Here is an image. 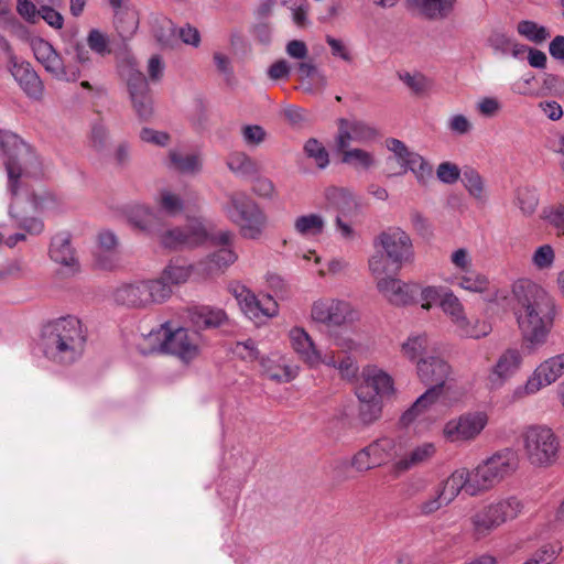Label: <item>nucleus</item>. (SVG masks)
Listing matches in <instances>:
<instances>
[{
  "label": "nucleus",
  "instance_id": "f257e3e1",
  "mask_svg": "<svg viewBox=\"0 0 564 564\" xmlns=\"http://www.w3.org/2000/svg\"><path fill=\"white\" fill-rule=\"evenodd\" d=\"M516 318L524 348L534 352L542 347L551 334L557 314L554 297L541 285L531 281H519L513 288Z\"/></svg>",
  "mask_w": 564,
  "mask_h": 564
},
{
  "label": "nucleus",
  "instance_id": "f03ea898",
  "mask_svg": "<svg viewBox=\"0 0 564 564\" xmlns=\"http://www.w3.org/2000/svg\"><path fill=\"white\" fill-rule=\"evenodd\" d=\"M0 148L7 156L4 165L8 173V189L13 197L9 214L18 220L20 228L31 235H39L44 229L42 220L35 217H24L19 212L23 203L20 194L21 180L23 176L37 173L39 158L19 135L9 131H0Z\"/></svg>",
  "mask_w": 564,
  "mask_h": 564
},
{
  "label": "nucleus",
  "instance_id": "7ed1b4c3",
  "mask_svg": "<svg viewBox=\"0 0 564 564\" xmlns=\"http://www.w3.org/2000/svg\"><path fill=\"white\" fill-rule=\"evenodd\" d=\"M86 335L79 318L73 315L47 322L41 332L44 356L57 364H72L84 352Z\"/></svg>",
  "mask_w": 564,
  "mask_h": 564
},
{
  "label": "nucleus",
  "instance_id": "20e7f679",
  "mask_svg": "<svg viewBox=\"0 0 564 564\" xmlns=\"http://www.w3.org/2000/svg\"><path fill=\"white\" fill-rule=\"evenodd\" d=\"M375 246L380 248L381 253L373 254L368 261L373 276L398 274L404 265L414 261L412 239L400 227H389L381 231L375 240Z\"/></svg>",
  "mask_w": 564,
  "mask_h": 564
},
{
  "label": "nucleus",
  "instance_id": "39448f33",
  "mask_svg": "<svg viewBox=\"0 0 564 564\" xmlns=\"http://www.w3.org/2000/svg\"><path fill=\"white\" fill-rule=\"evenodd\" d=\"M420 380L431 386L401 416L404 426L414 422L440 397L446 381L451 378V365L436 351H431L425 359H421L416 366Z\"/></svg>",
  "mask_w": 564,
  "mask_h": 564
},
{
  "label": "nucleus",
  "instance_id": "423d86ee",
  "mask_svg": "<svg viewBox=\"0 0 564 564\" xmlns=\"http://www.w3.org/2000/svg\"><path fill=\"white\" fill-rule=\"evenodd\" d=\"M225 216L236 225L246 239H260L268 226L264 210L246 193L235 192L227 195L223 204Z\"/></svg>",
  "mask_w": 564,
  "mask_h": 564
},
{
  "label": "nucleus",
  "instance_id": "0eeeda50",
  "mask_svg": "<svg viewBox=\"0 0 564 564\" xmlns=\"http://www.w3.org/2000/svg\"><path fill=\"white\" fill-rule=\"evenodd\" d=\"M523 451L534 467H550L558 458L561 442L554 431L546 425H530L522 432Z\"/></svg>",
  "mask_w": 564,
  "mask_h": 564
},
{
  "label": "nucleus",
  "instance_id": "6e6552de",
  "mask_svg": "<svg viewBox=\"0 0 564 564\" xmlns=\"http://www.w3.org/2000/svg\"><path fill=\"white\" fill-rule=\"evenodd\" d=\"M113 299L129 308L149 310L169 301V290L154 279L137 280L119 285Z\"/></svg>",
  "mask_w": 564,
  "mask_h": 564
},
{
  "label": "nucleus",
  "instance_id": "1a4fd4ad",
  "mask_svg": "<svg viewBox=\"0 0 564 564\" xmlns=\"http://www.w3.org/2000/svg\"><path fill=\"white\" fill-rule=\"evenodd\" d=\"M448 260L453 271L444 273L442 279L445 283L475 294H482L489 290V278L474 269L473 256L467 248L453 250Z\"/></svg>",
  "mask_w": 564,
  "mask_h": 564
},
{
  "label": "nucleus",
  "instance_id": "9d476101",
  "mask_svg": "<svg viewBox=\"0 0 564 564\" xmlns=\"http://www.w3.org/2000/svg\"><path fill=\"white\" fill-rule=\"evenodd\" d=\"M523 508V502L516 496L500 498L488 503L470 518L474 534L478 539L487 536L503 523L519 517Z\"/></svg>",
  "mask_w": 564,
  "mask_h": 564
},
{
  "label": "nucleus",
  "instance_id": "9b49d317",
  "mask_svg": "<svg viewBox=\"0 0 564 564\" xmlns=\"http://www.w3.org/2000/svg\"><path fill=\"white\" fill-rule=\"evenodd\" d=\"M518 467V456L512 449H502L478 464L473 470L479 494L485 492L512 475Z\"/></svg>",
  "mask_w": 564,
  "mask_h": 564
},
{
  "label": "nucleus",
  "instance_id": "f8f14e48",
  "mask_svg": "<svg viewBox=\"0 0 564 564\" xmlns=\"http://www.w3.org/2000/svg\"><path fill=\"white\" fill-rule=\"evenodd\" d=\"M149 337L160 341V348L164 352L176 356L183 362L188 364L199 356V336L186 328L172 330L166 325H161L158 330L151 332Z\"/></svg>",
  "mask_w": 564,
  "mask_h": 564
},
{
  "label": "nucleus",
  "instance_id": "ddd939ff",
  "mask_svg": "<svg viewBox=\"0 0 564 564\" xmlns=\"http://www.w3.org/2000/svg\"><path fill=\"white\" fill-rule=\"evenodd\" d=\"M564 375V352L543 360L523 384L512 392V401L536 394L540 390L556 382Z\"/></svg>",
  "mask_w": 564,
  "mask_h": 564
},
{
  "label": "nucleus",
  "instance_id": "4468645a",
  "mask_svg": "<svg viewBox=\"0 0 564 564\" xmlns=\"http://www.w3.org/2000/svg\"><path fill=\"white\" fill-rule=\"evenodd\" d=\"M311 321L327 327H340L354 323L358 313L354 306L340 299L319 297L311 305Z\"/></svg>",
  "mask_w": 564,
  "mask_h": 564
},
{
  "label": "nucleus",
  "instance_id": "2eb2a0df",
  "mask_svg": "<svg viewBox=\"0 0 564 564\" xmlns=\"http://www.w3.org/2000/svg\"><path fill=\"white\" fill-rule=\"evenodd\" d=\"M487 424L486 412H467L447 421L443 426L442 436L454 444L470 443L480 435Z\"/></svg>",
  "mask_w": 564,
  "mask_h": 564
},
{
  "label": "nucleus",
  "instance_id": "dca6fc26",
  "mask_svg": "<svg viewBox=\"0 0 564 564\" xmlns=\"http://www.w3.org/2000/svg\"><path fill=\"white\" fill-rule=\"evenodd\" d=\"M31 46L36 61L53 77L66 82H75L79 78V67L72 63L66 64L47 41L35 39L32 41Z\"/></svg>",
  "mask_w": 564,
  "mask_h": 564
},
{
  "label": "nucleus",
  "instance_id": "f3484780",
  "mask_svg": "<svg viewBox=\"0 0 564 564\" xmlns=\"http://www.w3.org/2000/svg\"><path fill=\"white\" fill-rule=\"evenodd\" d=\"M161 246L167 249L195 247L207 240V228L203 219L193 218L183 228H173L156 235Z\"/></svg>",
  "mask_w": 564,
  "mask_h": 564
},
{
  "label": "nucleus",
  "instance_id": "a211bd4d",
  "mask_svg": "<svg viewBox=\"0 0 564 564\" xmlns=\"http://www.w3.org/2000/svg\"><path fill=\"white\" fill-rule=\"evenodd\" d=\"M235 235L229 230L219 231L210 237L214 246L218 250L208 256L206 260L197 264V271L205 275H213L223 271L237 260V254L232 249Z\"/></svg>",
  "mask_w": 564,
  "mask_h": 564
},
{
  "label": "nucleus",
  "instance_id": "6ab92c4d",
  "mask_svg": "<svg viewBox=\"0 0 564 564\" xmlns=\"http://www.w3.org/2000/svg\"><path fill=\"white\" fill-rule=\"evenodd\" d=\"M397 274L375 276L378 291L394 306H406L416 302L420 284L406 283L395 278Z\"/></svg>",
  "mask_w": 564,
  "mask_h": 564
},
{
  "label": "nucleus",
  "instance_id": "aec40b11",
  "mask_svg": "<svg viewBox=\"0 0 564 564\" xmlns=\"http://www.w3.org/2000/svg\"><path fill=\"white\" fill-rule=\"evenodd\" d=\"M229 292L235 296L241 311L250 319H258L261 316L272 317L278 313V304L269 295L259 300L240 283H231L229 285Z\"/></svg>",
  "mask_w": 564,
  "mask_h": 564
},
{
  "label": "nucleus",
  "instance_id": "412c9836",
  "mask_svg": "<svg viewBox=\"0 0 564 564\" xmlns=\"http://www.w3.org/2000/svg\"><path fill=\"white\" fill-rule=\"evenodd\" d=\"M523 354L519 348L509 347L497 358L495 365L489 369L487 381L491 390L500 389L521 369Z\"/></svg>",
  "mask_w": 564,
  "mask_h": 564
},
{
  "label": "nucleus",
  "instance_id": "4be33fe9",
  "mask_svg": "<svg viewBox=\"0 0 564 564\" xmlns=\"http://www.w3.org/2000/svg\"><path fill=\"white\" fill-rule=\"evenodd\" d=\"M291 347L297 358L310 368H317L322 364L333 362L330 358H324V354L317 348L311 335L300 326H294L288 334Z\"/></svg>",
  "mask_w": 564,
  "mask_h": 564
},
{
  "label": "nucleus",
  "instance_id": "5701e85b",
  "mask_svg": "<svg viewBox=\"0 0 564 564\" xmlns=\"http://www.w3.org/2000/svg\"><path fill=\"white\" fill-rule=\"evenodd\" d=\"M379 135L378 129L365 121L339 119L335 144L344 148L351 142L367 145L375 142Z\"/></svg>",
  "mask_w": 564,
  "mask_h": 564
},
{
  "label": "nucleus",
  "instance_id": "b1692460",
  "mask_svg": "<svg viewBox=\"0 0 564 564\" xmlns=\"http://www.w3.org/2000/svg\"><path fill=\"white\" fill-rule=\"evenodd\" d=\"M436 488L449 503L464 491L470 497L479 495L476 482L474 481L473 470L467 468L455 469L446 479L441 481Z\"/></svg>",
  "mask_w": 564,
  "mask_h": 564
},
{
  "label": "nucleus",
  "instance_id": "393cba45",
  "mask_svg": "<svg viewBox=\"0 0 564 564\" xmlns=\"http://www.w3.org/2000/svg\"><path fill=\"white\" fill-rule=\"evenodd\" d=\"M126 217L130 226L149 236H156L163 227V216L149 205L133 204L127 207Z\"/></svg>",
  "mask_w": 564,
  "mask_h": 564
},
{
  "label": "nucleus",
  "instance_id": "a878e982",
  "mask_svg": "<svg viewBox=\"0 0 564 564\" xmlns=\"http://www.w3.org/2000/svg\"><path fill=\"white\" fill-rule=\"evenodd\" d=\"M437 453L436 444L433 442H421L404 452L392 465V471L399 476L413 468L430 463Z\"/></svg>",
  "mask_w": 564,
  "mask_h": 564
},
{
  "label": "nucleus",
  "instance_id": "bb28decb",
  "mask_svg": "<svg viewBox=\"0 0 564 564\" xmlns=\"http://www.w3.org/2000/svg\"><path fill=\"white\" fill-rule=\"evenodd\" d=\"M362 382L357 388L358 391L376 394L381 400L389 398L394 393V382L392 377L384 370L368 366L362 371Z\"/></svg>",
  "mask_w": 564,
  "mask_h": 564
},
{
  "label": "nucleus",
  "instance_id": "cd10ccee",
  "mask_svg": "<svg viewBox=\"0 0 564 564\" xmlns=\"http://www.w3.org/2000/svg\"><path fill=\"white\" fill-rule=\"evenodd\" d=\"M128 87L138 117L148 120L152 116L153 108L144 75L140 72L132 73L128 79Z\"/></svg>",
  "mask_w": 564,
  "mask_h": 564
},
{
  "label": "nucleus",
  "instance_id": "c85d7f7f",
  "mask_svg": "<svg viewBox=\"0 0 564 564\" xmlns=\"http://www.w3.org/2000/svg\"><path fill=\"white\" fill-rule=\"evenodd\" d=\"M50 257L54 262L62 265L67 275H73L79 271L78 260L66 232L53 237L50 246Z\"/></svg>",
  "mask_w": 564,
  "mask_h": 564
},
{
  "label": "nucleus",
  "instance_id": "c756f323",
  "mask_svg": "<svg viewBox=\"0 0 564 564\" xmlns=\"http://www.w3.org/2000/svg\"><path fill=\"white\" fill-rule=\"evenodd\" d=\"M11 74L28 96L35 99L42 96L43 84L30 63L14 62Z\"/></svg>",
  "mask_w": 564,
  "mask_h": 564
},
{
  "label": "nucleus",
  "instance_id": "7c9ffc66",
  "mask_svg": "<svg viewBox=\"0 0 564 564\" xmlns=\"http://www.w3.org/2000/svg\"><path fill=\"white\" fill-rule=\"evenodd\" d=\"M336 150L340 154V162L356 171H369L377 165L376 155L371 151L348 144L345 148L336 145Z\"/></svg>",
  "mask_w": 564,
  "mask_h": 564
},
{
  "label": "nucleus",
  "instance_id": "2f4dec72",
  "mask_svg": "<svg viewBox=\"0 0 564 564\" xmlns=\"http://www.w3.org/2000/svg\"><path fill=\"white\" fill-rule=\"evenodd\" d=\"M431 351H435V349L431 348L426 333L410 334L400 347L401 356L416 366L419 360L425 359Z\"/></svg>",
  "mask_w": 564,
  "mask_h": 564
},
{
  "label": "nucleus",
  "instance_id": "473e14b6",
  "mask_svg": "<svg viewBox=\"0 0 564 564\" xmlns=\"http://www.w3.org/2000/svg\"><path fill=\"white\" fill-rule=\"evenodd\" d=\"M189 319L198 329H206L223 325L227 321V315L221 308L200 305L189 310Z\"/></svg>",
  "mask_w": 564,
  "mask_h": 564
},
{
  "label": "nucleus",
  "instance_id": "72a5a7b5",
  "mask_svg": "<svg viewBox=\"0 0 564 564\" xmlns=\"http://www.w3.org/2000/svg\"><path fill=\"white\" fill-rule=\"evenodd\" d=\"M117 245L118 240L113 232L106 230L98 235V246L101 251L97 253L96 262L100 269L112 270L118 265V257L115 253Z\"/></svg>",
  "mask_w": 564,
  "mask_h": 564
},
{
  "label": "nucleus",
  "instance_id": "f704fd0d",
  "mask_svg": "<svg viewBox=\"0 0 564 564\" xmlns=\"http://www.w3.org/2000/svg\"><path fill=\"white\" fill-rule=\"evenodd\" d=\"M192 274V267L181 263L180 261H171L161 272L155 281L162 282L169 290V300L172 296L174 285L185 283Z\"/></svg>",
  "mask_w": 564,
  "mask_h": 564
},
{
  "label": "nucleus",
  "instance_id": "c9c22d12",
  "mask_svg": "<svg viewBox=\"0 0 564 564\" xmlns=\"http://www.w3.org/2000/svg\"><path fill=\"white\" fill-rule=\"evenodd\" d=\"M154 202L161 216L175 217L185 208V200L181 194L169 187L160 189Z\"/></svg>",
  "mask_w": 564,
  "mask_h": 564
},
{
  "label": "nucleus",
  "instance_id": "e433bc0d",
  "mask_svg": "<svg viewBox=\"0 0 564 564\" xmlns=\"http://www.w3.org/2000/svg\"><path fill=\"white\" fill-rule=\"evenodd\" d=\"M326 227V220L321 214L310 213L300 215L294 219V231L303 238L321 236Z\"/></svg>",
  "mask_w": 564,
  "mask_h": 564
},
{
  "label": "nucleus",
  "instance_id": "4c0bfd02",
  "mask_svg": "<svg viewBox=\"0 0 564 564\" xmlns=\"http://www.w3.org/2000/svg\"><path fill=\"white\" fill-rule=\"evenodd\" d=\"M226 164L236 176L248 178L259 173V164L243 151H232L228 154Z\"/></svg>",
  "mask_w": 564,
  "mask_h": 564
},
{
  "label": "nucleus",
  "instance_id": "58836bf2",
  "mask_svg": "<svg viewBox=\"0 0 564 564\" xmlns=\"http://www.w3.org/2000/svg\"><path fill=\"white\" fill-rule=\"evenodd\" d=\"M149 23L153 36L161 45H174L176 42V29L169 18L159 13H152L149 17Z\"/></svg>",
  "mask_w": 564,
  "mask_h": 564
},
{
  "label": "nucleus",
  "instance_id": "ea45409f",
  "mask_svg": "<svg viewBox=\"0 0 564 564\" xmlns=\"http://www.w3.org/2000/svg\"><path fill=\"white\" fill-rule=\"evenodd\" d=\"M169 166L183 174H195L202 169V158L197 152L185 153L171 150L169 152Z\"/></svg>",
  "mask_w": 564,
  "mask_h": 564
},
{
  "label": "nucleus",
  "instance_id": "a19ab883",
  "mask_svg": "<svg viewBox=\"0 0 564 564\" xmlns=\"http://www.w3.org/2000/svg\"><path fill=\"white\" fill-rule=\"evenodd\" d=\"M356 395L359 400L358 415L360 421L367 425L377 421L382 413V400L376 394L358 390Z\"/></svg>",
  "mask_w": 564,
  "mask_h": 564
},
{
  "label": "nucleus",
  "instance_id": "79ce46f5",
  "mask_svg": "<svg viewBox=\"0 0 564 564\" xmlns=\"http://www.w3.org/2000/svg\"><path fill=\"white\" fill-rule=\"evenodd\" d=\"M139 23L140 17L135 6L113 15L115 29L122 39L131 37L137 32Z\"/></svg>",
  "mask_w": 564,
  "mask_h": 564
},
{
  "label": "nucleus",
  "instance_id": "37998d69",
  "mask_svg": "<svg viewBox=\"0 0 564 564\" xmlns=\"http://www.w3.org/2000/svg\"><path fill=\"white\" fill-rule=\"evenodd\" d=\"M455 329L460 337L480 339L487 337L491 333L492 327L488 321L480 318L471 319L466 314L464 322L459 323Z\"/></svg>",
  "mask_w": 564,
  "mask_h": 564
},
{
  "label": "nucleus",
  "instance_id": "c03bdc74",
  "mask_svg": "<svg viewBox=\"0 0 564 564\" xmlns=\"http://www.w3.org/2000/svg\"><path fill=\"white\" fill-rule=\"evenodd\" d=\"M369 451L375 458V464L381 466L397 456L398 442L393 437L382 436L372 441Z\"/></svg>",
  "mask_w": 564,
  "mask_h": 564
},
{
  "label": "nucleus",
  "instance_id": "a18cd8bd",
  "mask_svg": "<svg viewBox=\"0 0 564 564\" xmlns=\"http://www.w3.org/2000/svg\"><path fill=\"white\" fill-rule=\"evenodd\" d=\"M462 182L468 194L480 204H485L488 199L485 181L481 175L471 167L463 171Z\"/></svg>",
  "mask_w": 564,
  "mask_h": 564
},
{
  "label": "nucleus",
  "instance_id": "49530a36",
  "mask_svg": "<svg viewBox=\"0 0 564 564\" xmlns=\"http://www.w3.org/2000/svg\"><path fill=\"white\" fill-rule=\"evenodd\" d=\"M324 358H330L333 362L324 364L327 367L335 368L343 378L352 379L358 372V366L355 358L350 355H343L334 350L326 351Z\"/></svg>",
  "mask_w": 564,
  "mask_h": 564
},
{
  "label": "nucleus",
  "instance_id": "de8ad7c7",
  "mask_svg": "<svg viewBox=\"0 0 564 564\" xmlns=\"http://www.w3.org/2000/svg\"><path fill=\"white\" fill-rule=\"evenodd\" d=\"M421 12L430 19H443L453 10L456 0H413Z\"/></svg>",
  "mask_w": 564,
  "mask_h": 564
},
{
  "label": "nucleus",
  "instance_id": "09e8293b",
  "mask_svg": "<svg viewBox=\"0 0 564 564\" xmlns=\"http://www.w3.org/2000/svg\"><path fill=\"white\" fill-rule=\"evenodd\" d=\"M440 307L455 327L464 322L465 306L452 289L445 294Z\"/></svg>",
  "mask_w": 564,
  "mask_h": 564
},
{
  "label": "nucleus",
  "instance_id": "8fccbe9b",
  "mask_svg": "<svg viewBox=\"0 0 564 564\" xmlns=\"http://www.w3.org/2000/svg\"><path fill=\"white\" fill-rule=\"evenodd\" d=\"M411 171L420 183H425L432 176V166L419 153L413 152L405 164L397 173L405 174Z\"/></svg>",
  "mask_w": 564,
  "mask_h": 564
},
{
  "label": "nucleus",
  "instance_id": "3c124183",
  "mask_svg": "<svg viewBox=\"0 0 564 564\" xmlns=\"http://www.w3.org/2000/svg\"><path fill=\"white\" fill-rule=\"evenodd\" d=\"M451 289L444 285H425L420 286L419 294L421 297V307L425 311H430L433 305L437 304L441 306V302L445 297V294Z\"/></svg>",
  "mask_w": 564,
  "mask_h": 564
},
{
  "label": "nucleus",
  "instance_id": "603ef678",
  "mask_svg": "<svg viewBox=\"0 0 564 564\" xmlns=\"http://www.w3.org/2000/svg\"><path fill=\"white\" fill-rule=\"evenodd\" d=\"M304 153L315 163V165L324 170L329 164V154L324 144L315 138L308 139L304 144Z\"/></svg>",
  "mask_w": 564,
  "mask_h": 564
},
{
  "label": "nucleus",
  "instance_id": "864d4df0",
  "mask_svg": "<svg viewBox=\"0 0 564 564\" xmlns=\"http://www.w3.org/2000/svg\"><path fill=\"white\" fill-rule=\"evenodd\" d=\"M518 33L535 44L544 42L549 36V31L538 23L529 20L520 21L517 26Z\"/></svg>",
  "mask_w": 564,
  "mask_h": 564
},
{
  "label": "nucleus",
  "instance_id": "5fc2aeb1",
  "mask_svg": "<svg viewBox=\"0 0 564 564\" xmlns=\"http://www.w3.org/2000/svg\"><path fill=\"white\" fill-rule=\"evenodd\" d=\"M448 505L449 502L446 501L440 490L435 488L432 495L416 503L415 509L417 514L429 517Z\"/></svg>",
  "mask_w": 564,
  "mask_h": 564
},
{
  "label": "nucleus",
  "instance_id": "6e6d98bb",
  "mask_svg": "<svg viewBox=\"0 0 564 564\" xmlns=\"http://www.w3.org/2000/svg\"><path fill=\"white\" fill-rule=\"evenodd\" d=\"M532 265L539 271L550 270L555 261V251L551 245L538 247L532 254Z\"/></svg>",
  "mask_w": 564,
  "mask_h": 564
},
{
  "label": "nucleus",
  "instance_id": "4d7b16f0",
  "mask_svg": "<svg viewBox=\"0 0 564 564\" xmlns=\"http://www.w3.org/2000/svg\"><path fill=\"white\" fill-rule=\"evenodd\" d=\"M399 78L415 95H422L431 87L429 78L421 73H400Z\"/></svg>",
  "mask_w": 564,
  "mask_h": 564
},
{
  "label": "nucleus",
  "instance_id": "13d9d810",
  "mask_svg": "<svg viewBox=\"0 0 564 564\" xmlns=\"http://www.w3.org/2000/svg\"><path fill=\"white\" fill-rule=\"evenodd\" d=\"M242 142L248 148H257L267 139V131L259 124H243L240 129Z\"/></svg>",
  "mask_w": 564,
  "mask_h": 564
},
{
  "label": "nucleus",
  "instance_id": "bf43d9fd",
  "mask_svg": "<svg viewBox=\"0 0 564 564\" xmlns=\"http://www.w3.org/2000/svg\"><path fill=\"white\" fill-rule=\"evenodd\" d=\"M542 217L556 229L557 236H564V205L555 204L544 208Z\"/></svg>",
  "mask_w": 564,
  "mask_h": 564
},
{
  "label": "nucleus",
  "instance_id": "052dcab7",
  "mask_svg": "<svg viewBox=\"0 0 564 564\" xmlns=\"http://www.w3.org/2000/svg\"><path fill=\"white\" fill-rule=\"evenodd\" d=\"M295 75L300 82L308 78H317L318 87L324 88L327 85L325 75L319 73L312 62L302 61L295 66Z\"/></svg>",
  "mask_w": 564,
  "mask_h": 564
},
{
  "label": "nucleus",
  "instance_id": "680f3d73",
  "mask_svg": "<svg viewBox=\"0 0 564 564\" xmlns=\"http://www.w3.org/2000/svg\"><path fill=\"white\" fill-rule=\"evenodd\" d=\"M350 465L354 469H356L359 473H366L375 467H378V465L375 464V458L372 457V454L369 451L368 445L359 449L351 457Z\"/></svg>",
  "mask_w": 564,
  "mask_h": 564
},
{
  "label": "nucleus",
  "instance_id": "e2e57ef3",
  "mask_svg": "<svg viewBox=\"0 0 564 564\" xmlns=\"http://www.w3.org/2000/svg\"><path fill=\"white\" fill-rule=\"evenodd\" d=\"M64 53L82 66H85L90 61L88 48L78 41H69L64 48Z\"/></svg>",
  "mask_w": 564,
  "mask_h": 564
},
{
  "label": "nucleus",
  "instance_id": "0e129e2a",
  "mask_svg": "<svg viewBox=\"0 0 564 564\" xmlns=\"http://www.w3.org/2000/svg\"><path fill=\"white\" fill-rule=\"evenodd\" d=\"M87 44L91 51L101 56L110 53L109 39L99 30H91L89 32Z\"/></svg>",
  "mask_w": 564,
  "mask_h": 564
},
{
  "label": "nucleus",
  "instance_id": "69168bd1",
  "mask_svg": "<svg viewBox=\"0 0 564 564\" xmlns=\"http://www.w3.org/2000/svg\"><path fill=\"white\" fill-rule=\"evenodd\" d=\"M108 143L107 129L102 122L98 121L91 126L89 134V145L97 152L102 151Z\"/></svg>",
  "mask_w": 564,
  "mask_h": 564
},
{
  "label": "nucleus",
  "instance_id": "338daca9",
  "mask_svg": "<svg viewBox=\"0 0 564 564\" xmlns=\"http://www.w3.org/2000/svg\"><path fill=\"white\" fill-rule=\"evenodd\" d=\"M50 3H42L37 10V17H41L50 26L62 29L64 24L63 15Z\"/></svg>",
  "mask_w": 564,
  "mask_h": 564
},
{
  "label": "nucleus",
  "instance_id": "774afa93",
  "mask_svg": "<svg viewBox=\"0 0 564 564\" xmlns=\"http://www.w3.org/2000/svg\"><path fill=\"white\" fill-rule=\"evenodd\" d=\"M517 204L524 214H532L538 206L535 192L530 188H520L517 193Z\"/></svg>",
  "mask_w": 564,
  "mask_h": 564
}]
</instances>
